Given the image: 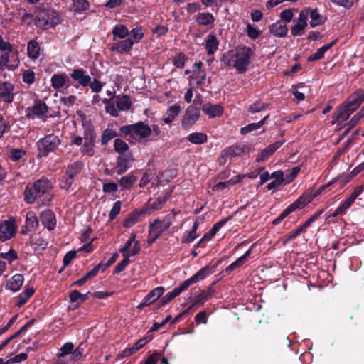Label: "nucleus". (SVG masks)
I'll use <instances>...</instances> for the list:
<instances>
[{"instance_id": "f257e3e1", "label": "nucleus", "mask_w": 364, "mask_h": 364, "mask_svg": "<svg viewBox=\"0 0 364 364\" xmlns=\"http://www.w3.org/2000/svg\"><path fill=\"white\" fill-rule=\"evenodd\" d=\"M252 55V48L243 46L225 53L221 60L225 65L235 68L238 73H244L250 65Z\"/></svg>"}, {"instance_id": "f03ea898", "label": "nucleus", "mask_w": 364, "mask_h": 364, "mask_svg": "<svg viewBox=\"0 0 364 364\" xmlns=\"http://www.w3.org/2000/svg\"><path fill=\"white\" fill-rule=\"evenodd\" d=\"M52 188V184L48 179H38L32 185L26 186L24 192V200L29 204L38 200L41 205H49L53 199V196L50 193Z\"/></svg>"}, {"instance_id": "7ed1b4c3", "label": "nucleus", "mask_w": 364, "mask_h": 364, "mask_svg": "<svg viewBox=\"0 0 364 364\" xmlns=\"http://www.w3.org/2000/svg\"><path fill=\"white\" fill-rule=\"evenodd\" d=\"M213 272V269L206 265L194 274L192 277L183 281L178 287L174 288L171 291L167 293L163 298L162 301L166 304L173 299L178 296L181 292L186 290L189 286L193 283H196L200 280L204 279L209 274Z\"/></svg>"}, {"instance_id": "20e7f679", "label": "nucleus", "mask_w": 364, "mask_h": 364, "mask_svg": "<svg viewBox=\"0 0 364 364\" xmlns=\"http://www.w3.org/2000/svg\"><path fill=\"white\" fill-rule=\"evenodd\" d=\"M102 103L105 105L106 113L117 117L119 116V111L129 110L132 107V102L129 95H122L116 96L114 102H112L111 99H104Z\"/></svg>"}, {"instance_id": "39448f33", "label": "nucleus", "mask_w": 364, "mask_h": 364, "mask_svg": "<svg viewBox=\"0 0 364 364\" xmlns=\"http://www.w3.org/2000/svg\"><path fill=\"white\" fill-rule=\"evenodd\" d=\"M36 19V26L43 29L53 28L60 23L58 13L52 9L38 10Z\"/></svg>"}, {"instance_id": "423d86ee", "label": "nucleus", "mask_w": 364, "mask_h": 364, "mask_svg": "<svg viewBox=\"0 0 364 364\" xmlns=\"http://www.w3.org/2000/svg\"><path fill=\"white\" fill-rule=\"evenodd\" d=\"M61 140L58 135L49 134L41 138L36 143L38 156L46 157L50 152L54 151L60 144Z\"/></svg>"}, {"instance_id": "0eeeda50", "label": "nucleus", "mask_w": 364, "mask_h": 364, "mask_svg": "<svg viewBox=\"0 0 364 364\" xmlns=\"http://www.w3.org/2000/svg\"><path fill=\"white\" fill-rule=\"evenodd\" d=\"M120 131L129 135L136 140H141L149 137L151 134V128L145 124L143 122H138L136 124L124 125L120 127Z\"/></svg>"}, {"instance_id": "6e6552de", "label": "nucleus", "mask_w": 364, "mask_h": 364, "mask_svg": "<svg viewBox=\"0 0 364 364\" xmlns=\"http://www.w3.org/2000/svg\"><path fill=\"white\" fill-rule=\"evenodd\" d=\"M96 135L91 129H85L84 131V143L80 149V152L88 156H93L95 154Z\"/></svg>"}, {"instance_id": "1a4fd4ad", "label": "nucleus", "mask_w": 364, "mask_h": 364, "mask_svg": "<svg viewBox=\"0 0 364 364\" xmlns=\"http://www.w3.org/2000/svg\"><path fill=\"white\" fill-rule=\"evenodd\" d=\"M356 109L357 107L348 100L345 103L337 108L334 114L335 122L339 124L346 122Z\"/></svg>"}, {"instance_id": "9d476101", "label": "nucleus", "mask_w": 364, "mask_h": 364, "mask_svg": "<svg viewBox=\"0 0 364 364\" xmlns=\"http://www.w3.org/2000/svg\"><path fill=\"white\" fill-rule=\"evenodd\" d=\"M173 217V214H168L161 220L156 219L150 223L149 229L153 231L156 236L160 237L171 225Z\"/></svg>"}, {"instance_id": "9b49d317", "label": "nucleus", "mask_w": 364, "mask_h": 364, "mask_svg": "<svg viewBox=\"0 0 364 364\" xmlns=\"http://www.w3.org/2000/svg\"><path fill=\"white\" fill-rule=\"evenodd\" d=\"M306 20L309 21L311 28H315L324 23L325 18L322 16L317 8L306 7L301 10Z\"/></svg>"}, {"instance_id": "f8f14e48", "label": "nucleus", "mask_w": 364, "mask_h": 364, "mask_svg": "<svg viewBox=\"0 0 364 364\" xmlns=\"http://www.w3.org/2000/svg\"><path fill=\"white\" fill-rule=\"evenodd\" d=\"M17 227L14 220H5L0 225V240H10L16 233Z\"/></svg>"}, {"instance_id": "ddd939ff", "label": "nucleus", "mask_w": 364, "mask_h": 364, "mask_svg": "<svg viewBox=\"0 0 364 364\" xmlns=\"http://www.w3.org/2000/svg\"><path fill=\"white\" fill-rule=\"evenodd\" d=\"M200 117V110L194 107H188L186 110L181 125L184 129H188L194 124Z\"/></svg>"}, {"instance_id": "4468645a", "label": "nucleus", "mask_w": 364, "mask_h": 364, "mask_svg": "<svg viewBox=\"0 0 364 364\" xmlns=\"http://www.w3.org/2000/svg\"><path fill=\"white\" fill-rule=\"evenodd\" d=\"M249 149L248 146L242 143L236 144L232 146H230L225 149H223L221 152V156L223 157H236L240 156L246 152H248Z\"/></svg>"}, {"instance_id": "2eb2a0df", "label": "nucleus", "mask_w": 364, "mask_h": 364, "mask_svg": "<svg viewBox=\"0 0 364 364\" xmlns=\"http://www.w3.org/2000/svg\"><path fill=\"white\" fill-rule=\"evenodd\" d=\"M48 112V107L46 103L42 102L41 101L35 102V104L31 107H28L26 109V116L28 118L34 119L41 118L46 116Z\"/></svg>"}, {"instance_id": "dca6fc26", "label": "nucleus", "mask_w": 364, "mask_h": 364, "mask_svg": "<svg viewBox=\"0 0 364 364\" xmlns=\"http://www.w3.org/2000/svg\"><path fill=\"white\" fill-rule=\"evenodd\" d=\"M14 85L9 82L0 84V98L6 103L11 104L14 99Z\"/></svg>"}, {"instance_id": "f3484780", "label": "nucleus", "mask_w": 364, "mask_h": 364, "mask_svg": "<svg viewBox=\"0 0 364 364\" xmlns=\"http://www.w3.org/2000/svg\"><path fill=\"white\" fill-rule=\"evenodd\" d=\"M284 143V141H277L262 149L256 156V161L259 163L267 160Z\"/></svg>"}, {"instance_id": "a211bd4d", "label": "nucleus", "mask_w": 364, "mask_h": 364, "mask_svg": "<svg viewBox=\"0 0 364 364\" xmlns=\"http://www.w3.org/2000/svg\"><path fill=\"white\" fill-rule=\"evenodd\" d=\"M202 112L209 118H216L220 117L224 109L220 104L205 103L202 107Z\"/></svg>"}, {"instance_id": "6ab92c4d", "label": "nucleus", "mask_w": 364, "mask_h": 364, "mask_svg": "<svg viewBox=\"0 0 364 364\" xmlns=\"http://www.w3.org/2000/svg\"><path fill=\"white\" fill-rule=\"evenodd\" d=\"M70 77L82 87H86L91 82V77L82 68L74 69L70 73Z\"/></svg>"}, {"instance_id": "aec40b11", "label": "nucleus", "mask_w": 364, "mask_h": 364, "mask_svg": "<svg viewBox=\"0 0 364 364\" xmlns=\"http://www.w3.org/2000/svg\"><path fill=\"white\" fill-rule=\"evenodd\" d=\"M40 219L43 226L48 230H53L56 226V218L54 213L50 210L42 212Z\"/></svg>"}, {"instance_id": "412c9836", "label": "nucleus", "mask_w": 364, "mask_h": 364, "mask_svg": "<svg viewBox=\"0 0 364 364\" xmlns=\"http://www.w3.org/2000/svg\"><path fill=\"white\" fill-rule=\"evenodd\" d=\"M164 292L163 287H157L151 290L143 299L142 302L139 304V307L145 306L151 304L156 301Z\"/></svg>"}, {"instance_id": "4be33fe9", "label": "nucleus", "mask_w": 364, "mask_h": 364, "mask_svg": "<svg viewBox=\"0 0 364 364\" xmlns=\"http://www.w3.org/2000/svg\"><path fill=\"white\" fill-rule=\"evenodd\" d=\"M147 213V208H143L141 210H135L129 213L123 221V226L131 228L140 220V217Z\"/></svg>"}, {"instance_id": "5701e85b", "label": "nucleus", "mask_w": 364, "mask_h": 364, "mask_svg": "<svg viewBox=\"0 0 364 364\" xmlns=\"http://www.w3.org/2000/svg\"><path fill=\"white\" fill-rule=\"evenodd\" d=\"M295 23L291 27V33L293 36H299L302 34L303 31L308 26L307 21L300 11L299 17L294 21Z\"/></svg>"}, {"instance_id": "b1692460", "label": "nucleus", "mask_w": 364, "mask_h": 364, "mask_svg": "<svg viewBox=\"0 0 364 364\" xmlns=\"http://www.w3.org/2000/svg\"><path fill=\"white\" fill-rule=\"evenodd\" d=\"M134 44L132 39L128 38L114 43L112 46V50L121 54L127 53L132 49Z\"/></svg>"}, {"instance_id": "393cba45", "label": "nucleus", "mask_w": 364, "mask_h": 364, "mask_svg": "<svg viewBox=\"0 0 364 364\" xmlns=\"http://www.w3.org/2000/svg\"><path fill=\"white\" fill-rule=\"evenodd\" d=\"M23 281L24 278L22 274H16L7 281L6 288L14 292L18 291L22 287Z\"/></svg>"}, {"instance_id": "a878e982", "label": "nucleus", "mask_w": 364, "mask_h": 364, "mask_svg": "<svg viewBox=\"0 0 364 364\" xmlns=\"http://www.w3.org/2000/svg\"><path fill=\"white\" fill-rule=\"evenodd\" d=\"M132 161H133V159L129 158L124 155H119L116 162L117 173L118 175L124 173L130 168L129 163Z\"/></svg>"}, {"instance_id": "bb28decb", "label": "nucleus", "mask_w": 364, "mask_h": 364, "mask_svg": "<svg viewBox=\"0 0 364 364\" xmlns=\"http://www.w3.org/2000/svg\"><path fill=\"white\" fill-rule=\"evenodd\" d=\"M90 8V3L87 0H72V5L70 10L74 14H82Z\"/></svg>"}, {"instance_id": "cd10ccee", "label": "nucleus", "mask_w": 364, "mask_h": 364, "mask_svg": "<svg viewBox=\"0 0 364 364\" xmlns=\"http://www.w3.org/2000/svg\"><path fill=\"white\" fill-rule=\"evenodd\" d=\"M181 107L179 105L175 104L168 107L163 117V120L165 124H170L179 114Z\"/></svg>"}, {"instance_id": "c85d7f7f", "label": "nucleus", "mask_w": 364, "mask_h": 364, "mask_svg": "<svg viewBox=\"0 0 364 364\" xmlns=\"http://www.w3.org/2000/svg\"><path fill=\"white\" fill-rule=\"evenodd\" d=\"M219 46V42L213 33H210L207 36L205 40V47L208 54L213 55L214 54Z\"/></svg>"}, {"instance_id": "c756f323", "label": "nucleus", "mask_w": 364, "mask_h": 364, "mask_svg": "<svg viewBox=\"0 0 364 364\" xmlns=\"http://www.w3.org/2000/svg\"><path fill=\"white\" fill-rule=\"evenodd\" d=\"M35 318L31 319L28 322H27L25 325H23L16 333L14 335L11 336L8 338H6L4 341L1 343L0 345V351L2 350L5 346H6L10 341L13 339L21 335L22 333L25 332L28 328L32 326L35 322Z\"/></svg>"}, {"instance_id": "7c9ffc66", "label": "nucleus", "mask_w": 364, "mask_h": 364, "mask_svg": "<svg viewBox=\"0 0 364 364\" xmlns=\"http://www.w3.org/2000/svg\"><path fill=\"white\" fill-rule=\"evenodd\" d=\"M269 31L274 36L281 38L284 37L287 35L288 28L285 24L281 22H277L270 26Z\"/></svg>"}, {"instance_id": "2f4dec72", "label": "nucleus", "mask_w": 364, "mask_h": 364, "mask_svg": "<svg viewBox=\"0 0 364 364\" xmlns=\"http://www.w3.org/2000/svg\"><path fill=\"white\" fill-rule=\"evenodd\" d=\"M335 42L336 41H334L330 43L323 46L322 47L318 48L314 53L309 56L307 60L309 62H312L321 60V58H323L325 53L328 51L335 44Z\"/></svg>"}, {"instance_id": "473e14b6", "label": "nucleus", "mask_w": 364, "mask_h": 364, "mask_svg": "<svg viewBox=\"0 0 364 364\" xmlns=\"http://www.w3.org/2000/svg\"><path fill=\"white\" fill-rule=\"evenodd\" d=\"M40 46L35 40H31L28 43L27 52L28 56L33 60H36L40 56Z\"/></svg>"}, {"instance_id": "72a5a7b5", "label": "nucleus", "mask_w": 364, "mask_h": 364, "mask_svg": "<svg viewBox=\"0 0 364 364\" xmlns=\"http://www.w3.org/2000/svg\"><path fill=\"white\" fill-rule=\"evenodd\" d=\"M312 200H313V198H312L309 191L308 190L302 196H301L295 202H294L292 204H291L290 207L294 211L297 208L309 204Z\"/></svg>"}, {"instance_id": "f704fd0d", "label": "nucleus", "mask_w": 364, "mask_h": 364, "mask_svg": "<svg viewBox=\"0 0 364 364\" xmlns=\"http://www.w3.org/2000/svg\"><path fill=\"white\" fill-rule=\"evenodd\" d=\"M312 200H313V198H312L309 191L308 190L302 196H301L295 202H294L292 204H291L290 207L294 211L297 208L309 204Z\"/></svg>"}, {"instance_id": "c9c22d12", "label": "nucleus", "mask_w": 364, "mask_h": 364, "mask_svg": "<svg viewBox=\"0 0 364 364\" xmlns=\"http://www.w3.org/2000/svg\"><path fill=\"white\" fill-rule=\"evenodd\" d=\"M312 200H313V198H312L309 191L308 190L302 196H301L295 202H294L292 204H291L290 207L294 211L297 208L309 204Z\"/></svg>"}, {"instance_id": "e433bc0d", "label": "nucleus", "mask_w": 364, "mask_h": 364, "mask_svg": "<svg viewBox=\"0 0 364 364\" xmlns=\"http://www.w3.org/2000/svg\"><path fill=\"white\" fill-rule=\"evenodd\" d=\"M67 80L68 77L65 74H54L50 79L51 85L55 90L62 88Z\"/></svg>"}, {"instance_id": "4c0bfd02", "label": "nucleus", "mask_w": 364, "mask_h": 364, "mask_svg": "<svg viewBox=\"0 0 364 364\" xmlns=\"http://www.w3.org/2000/svg\"><path fill=\"white\" fill-rule=\"evenodd\" d=\"M207 135L202 132H193L188 135L187 140L194 144H202L207 141Z\"/></svg>"}, {"instance_id": "58836bf2", "label": "nucleus", "mask_w": 364, "mask_h": 364, "mask_svg": "<svg viewBox=\"0 0 364 364\" xmlns=\"http://www.w3.org/2000/svg\"><path fill=\"white\" fill-rule=\"evenodd\" d=\"M129 34L127 27L124 24H117L112 29L113 39H123Z\"/></svg>"}, {"instance_id": "ea45409f", "label": "nucleus", "mask_w": 364, "mask_h": 364, "mask_svg": "<svg viewBox=\"0 0 364 364\" xmlns=\"http://www.w3.org/2000/svg\"><path fill=\"white\" fill-rule=\"evenodd\" d=\"M269 106V104L265 103L261 100H257L248 107L247 111L250 113L256 114L266 109Z\"/></svg>"}, {"instance_id": "a19ab883", "label": "nucleus", "mask_w": 364, "mask_h": 364, "mask_svg": "<svg viewBox=\"0 0 364 364\" xmlns=\"http://www.w3.org/2000/svg\"><path fill=\"white\" fill-rule=\"evenodd\" d=\"M82 168V163L80 161H76L71 164L67 168L65 174L70 177V178H74L75 176L81 171Z\"/></svg>"}, {"instance_id": "79ce46f5", "label": "nucleus", "mask_w": 364, "mask_h": 364, "mask_svg": "<svg viewBox=\"0 0 364 364\" xmlns=\"http://www.w3.org/2000/svg\"><path fill=\"white\" fill-rule=\"evenodd\" d=\"M26 226L28 229L36 230L38 227V219L33 212H28L26 216Z\"/></svg>"}, {"instance_id": "37998d69", "label": "nucleus", "mask_w": 364, "mask_h": 364, "mask_svg": "<svg viewBox=\"0 0 364 364\" xmlns=\"http://www.w3.org/2000/svg\"><path fill=\"white\" fill-rule=\"evenodd\" d=\"M136 180V177L131 173L120 178L119 185L122 189H130Z\"/></svg>"}, {"instance_id": "c03bdc74", "label": "nucleus", "mask_w": 364, "mask_h": 364, "mask_svg": "<svg viewBox=\"0 0 364 364\" xmlns=\"http://www.w3.org/2000/svg\"><path fill=\"white\" fill-rule=\"evenodd\" d=\"M196 21L200 25L208 26L214 22V17L210 13H199L196 16Z\"/></svg>"}, {"instance_id": "a18cd8bd", "label": "nucleus", "mask_w": 364, "mask_h": 364, "mask_svg": "<svg viewBox=\"0 0 364 364\" xmlns=\"http://www.w3.org/2000/svg\"><path fill=\"white\" fill-rule=\"evenodd\" d=\"M30 244L35 250H45L48 245L47 241L38 235L32 236Z\"/></svg>"}, {"instance_id": "49530a36", "label": "nucleus", "mask_w": 364, "mask_h": 364, "mask_svg": "<svg viewBox=\"0 0 364 364\" xmlns=\"http://www.w3.org/2000/svg\"><path fill=\"white\" fill-rule=\"evenodd\" d=\"M355 200H353L350 196L342 203L336 210L332 213L329 216L337 217L340 215H342L346 210H347L350 206L353 203Z\"/></svg>"}, {"instance_id": "de8ad7c7", "label": "nucleus", "mask_w": 364, "mask_h": 364, "mask_svg": "<svg viewBox=\"0 0 364 364\" xmlns=\"http://www.w3.org/2000/svg\"><path fill=\"white\" fill-rule=\"evenodd\" d=\"M199 223L198 220L194 222L193 225L191 228V230L188 232L187 235L184 236L182 238L183 243H190L193 242L197 237L196 231L198 228Z\"/></svg>"}, {"instance_id": "09e8293b", "label": "nucleus", "mask_w": 364, "mask_h": 364, "mask_svg": "<svg viewBox=\"0 0 364 364\" xmlns=\"http://www.w3.org/2000/svg\"><path fill=\"white\" fill-rule=\"evenodd\" d=\"M167 196H159L153 203H149L147 208L149 210H159L162 208L167 200Z\"/></svg>"}, {"instance_id": "8fccbe9b", "label": "nucleus", "mask_w": 364, "mask_h": 364, "mask_svg": "<svg viewBox=\"0 0 364 364\" xmlns=\"http://www.w3.org/2000/svg\"><path fill=\"white\" fill-rule=\"evenodd\" d=\"M114 149L119 155H124V153L129 149V146L124 141L117 138L114 141Z\"/></svg>"}, {"instance_id": "3c124183", "label": "nucleus", "mask_w": 364, "mask_h": 364, "mask_svg": "<svg viewBox=\"0 0 364 364\" xmlns=\"http://www.w3.org/2000/svg\"><path fill=\"white\" fill-rule=\"evenodd\" d=\"M357 108L364 100V90H358L348 99Z\"/></svg>"}, {"instance_id": "603ef678", "label": "nucleus", "mask_w": 364, "mask_h": 364, "mask_svg": "<svg viewBox=\"0 0 364 364\" xmlns=\"http://www.w3.org/2000/svg\"><path fill=\"white\" fill-rule=\"evenodd\" d=\"M11 51H4L0 56V68L9 70L13 69V66L10 65V53Z\"/></svg>"}, {"instance_id": "864d4df0", "label": "nucleus", "mask_w": 364, "mask_h": 364, "mask_svg": "<svg viewBox=\"0 0 364 364\" xmlns=\"http://www.w3.org/2000/svg\"><path fill=\"white\" fill-rule=\"evenodd\" d=\"M117 136L116 131L112 129H106L102 135L101 143L103 145L107 144L110 140Z\"/></svg>"}, {"instance_id": "5fc2aeb1", "label": "nucleus", "mask_w": 364, "mask_h": 364, "mask_svg": "<svg viewBox=\"0 0 364 364\" xmlns=\"http://www.w3.org/2000/svg\"><path fill=\"white\" fill-rule=\"evenodd\" d=\"M213 293V291L211 288L203 291L200 294L197 296L196 301L194 303L197 305L198 304H202L206 301L212 296Z\"/></svg>"}, {"instance_id": "6e6d98bb", "label": "nucleus", "mask_w": 364, "mask_h": 364, "mask_svg": "<svg viewBox=\"0 0 364 364\" xmlns=\"http://www.w3.org/2000/svg\"><path fill=\"white\" fill-rule=\"evenodd\" d=\"M129 33L131 36L130 38L132 39V41L134 42V44L139 43L144 36L141 28L139 27L133 28L130 33L129 32Z\"/></svg>"}, {"instance_id": "4d7b16f0", "label": "nucleus", "mask_w": 364, "mask_h": 364, "mask_svg": "<svg viewBox=\"0 0 364 364\" xmlns=\"http://www.w3.org/2000/svg\"><path fill=\"white\" fill-rule=\"evenodd\" d=\"M262 122H256L249 124L240 129V134L245 135L251 132L256 131L262 127Z\"/></svg>"}, {"instance_id": "13d9d810", "label": "nucleus", "mask_w": 364, "mask_h": 364, "mask_svg": "<svg viewBox=\"0 0 364 364\" xmlns=\"http://www.w3.org/2000/svg\"><path fill=\"white\" fill-rule=\"evenodd\" d=\"M26 155V151L21 149H13L9 153V159L14 162L18 161Z\"/></svg>"}, {"instance_id": "bf43d9fd", "label": "nucleus", "mask_w": 364, "mask_h": 364, "mask_svg": "<svg viewBox=\"0 0 364 364\" xmlns=\"http://www.w3.org/2000/svg\"><path fill=\"white\" fill-rule=\"evenodd\" d=\"M246 262L245 261V257H240L237 259L234 262L231 263L229 266H228L225 269V272L229 274L232 271L240 268L243 264Z\"/></svg>"}, {"instance_id": "052dcab7", "label": "nucleus", "mask_w": 364, "mask_h": 364, "mask_svg": "<svg viewBox=\"0 0 364 364\" xmlns=\"http://www.w3.org/2000/svg\"><path fill=\"white\" fill-rule=\"evenodd\" d=\"M186 58L184 53H179L173 59V63L177 68H183L185 65Z\"/></svg>"}, {"instance_id": "680f3d73", "label": "nucleus", "mask_w": 364, "mask_h": 364, "mask_svg": "<svg viewBox=\"0 0 364 364\" xmlns=\"http://www.w3.org/2000/svg\"><path fill=\"white\" fill-rule=\"evenodd\" d=\"M23 82L31 85L35 81V73L31 70H26L22 74Z\"/></svg>"}, {"instance_id": "e2e57ef3", "label": "nucleus", "mask_w": 364, "mask_h": 364, "mask_svg": "<svg viewBox=\"0 0 364 364\" xmlns=\"http://www.w3.org/2000/svg\"><path fill=\"white\" fill-rule=\"evenodd\" d=\"M0 257L6 259L9 263H11L18 258L17 253L14 249H10L7 252H1Z\"/></svg>"}, {"instance_id": "0e129e2a", "label": "nucleus", "mask_w": 364, "mask_h": 364, "mask_svg": "<svg viewBox=\"0 0 364 364\" xmlns=\"http://www.w3.org/2000/svg\"><path fill=\"white\" fill-rule=\"evenodd\" d=\"M294 210L288 206L284 211H282L278 217H277L272 222L273 225H279L289 214L292 213Z\"/></svg>"}, {"instance_id": "69168bd1", "label": "nucleus", "mask_w": 364, "mask_h": 364, "mask_svg": "<svg viewBox=\"0 0 364 364\" xmlns=\"http://www.w3.org/2000/svg\"><path fill=\"white\" fill-rule=\"evenodd\" d=\"M136 234H132L130 238L127 241L124 246L120 250V252L122 253V255L130 256V252L129 251L132 244L136 241Z\"/></svg>"}, {"instance_id": "338daca9", "label": "nucleus", "mask_w": 364, "mask_h": 364, "mask_svg": "<svg viewBox=\"0 0 364 364\" xmlns=\"http://www.w3.org/2000/svg\"><path fill=\"white\" fill-rule=\"evenodd\" d=\"M231 216L227 217L219 222L215 223L210 229V232L212 235H215L221 229V228L225 225L228 220H230Z\"/></svg>"}, {"instance_id": "774afa93", "label": "nucleus", "mask_w": 364, "mask_h": 364, "mask_svg": "<svg viewBox=\"0 0 364 364\" xmlns=\"http://www.w3.org/2000/svg\"><path fill=\"white\" fill-rule=\"evenodd\" d=\"M121 205H122V203L120 200H117L114 203V205L109 212V214L110 220H113L116 218V217L120 212Z\"/></svg>"}]
</instances>
